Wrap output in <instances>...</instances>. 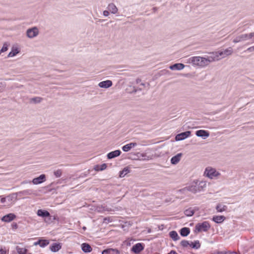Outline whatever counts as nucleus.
Returning a JSON list of instances; mask_svg holds the SVG:
<instances>
[{
	"mask_svg": "<svg viewBox=\"0 0 254 254\" xmlns=\"http://www.w3.org/2000/svg\"><path fill=\"white\" fill-rule=\"evenodd\" d=\"M141 82V79L138 78L136 80V83H139Z\"/></svg>",
	"mask_w": 254,
	"mask_h": 254,
	"instance_id": "obj_47",
	"label": "nucleus"
},
{
	"mask_svg": "<svg viewBox=\"0 0 254 254\" xmlns=\"http://www.w3.org/2000/svg\"><path fill=\"white\" fill-rule=\"evenodd\" d=\"M46 176L45 174H42L40 175L38 177L34 178L32 182L34 185H38L46 181Z\"/></svg>",
	"mask_w": 254,
	"mask_h": 254,
	"instance_id": "obj_9",
	"label": "nucleus"
},
{
	"mask_svg": "<svg viewBox=\"0 0 254 254\" xmlns=\"http://www.w3.org/2000/svg\"><path fill=\"white\" fill-rule=\"evenodd\" d=\"M41 242V241L40 239L38 241L34 242L33 245L34 246H37V245L40 246Z\"/></svg>",
	"mask_w": 254,
	"mask_h": 254,
	"instance_id": "obj_44",
	"label": "nucleus"
},
{
	"mask_svg": "<svg viewBox=\"0 0 254 254\" xmlns=\"http://www.w3.org/2000/svg\"><path fill=\"white\" fill-rule=\"evenodd\" d=\"M63 174V171L61 169H58L54 171V175L56 178H60Z\"/></svg>",
	"mask_w": 254,
	"mask_h": 254,
	"instance_id": "obj_35",
	"label": "nucleus"
},
{
	"mask_svg": "<svg viewBox=\"0 0 254 254\" xmlns=\"http://www.w3.org/2000/svg\"><path fill=\"white\" fill-rule=\"evenodd\" d=\"M43 100V98L40 97H35L30 99L31 103L37 104L40 103Z\"/></svg>",
	"mask_w": 254,
	"mask_h": 254,
	"instance_id": "obj_31",
	"label": "nucleus"
},
{
	"mask_svg": "<svg viewBox=\"0 0 254 254\" xmlns=\"http://www.w3.org/2000/svg\"><path fill=\"white\" fill-rule=\"evenodd\" d=\"M247 34H242L236 37L233 41V43H237L247 40Z\"/></svg>",
	"mask_w": 254,
	"mask_h": 254,
	"instance_id": "obj_19",
	"label": "nucleus"
},
{
	"mask_svg": "<svg viewBox=\"0 0 254 254\" xmlns=\"http://www.w3.org/2000/svg\"><path fill=\"white\" fill-rule=\"evenodd\" d=\"M102 254H120V252L116 249H107L102 252Z\"/></svg>",
	"mask_w": 254,
	"mask_h": 254,
	"instance_id": "obj_15",
	"label": "nucleus"
},
{
	"mask_svg": "<svg viewBox=\"0 0 254 254\" xmlns=\"http://www.w3.org/2000/svg\"><path fill=\"white\" fill-rule=\"evenodd\" d=\"M27 182L26 181H23L21 183L22 184H27Z\"/></svg>",
	"mask_w": 254,
	"mask_h": 254,
	"instance_id": "obj_48",
	"label": "nucleus"
},
{
	"mask_svg": "<svg viewBox=\"0 0 254 254\" xmlns=\"http://www.w3.org/2000/svg\"><path fill=\"white\" fill-rule=\"evenodd\" d=\"M82 251L85 253H88L92 251V248L90 245L86 243H84L81 246Z\"/></svg>",
	"mask_w": 254,
	"mask_h": 254,
	"instance_id": "obj_16",
	"label": "nucleus"
},
{
	"mask_svg": "<svg viewBox=\"0 0 254 254\" xmlns=\"http://www.w3.org/2000/svg\"><path fill=\"white\" fill-rule=\"evenodd\" d=\"M107 8L113 14H116L118 12V8L116 5L113 3H109Z\"/></svg>",
	"mask_w": 254,
	"mask_h": 254,
	"instance_id": "obj_24",
	"label": "nucleus"
},
{
	"mask_svg": "<svg viewBox=\"0 0 254 254\" xmlns=\"http://www.w3.org/2000/svg\"><path fill=\"white\" fill-rule=\"evenodd\" d=\"M121 153L122 152L120 150H116L108 153L107 157L108 159H111L120 156Z\"/></svg>",
	"mask_w": 254,
	"mask_h": 254,
	"instance_id": "obj_12",
	"label": "nucleus"
},
{
	"mask_svg": "<svg viewBox=\"0 0 254 254\" xmlns=\"http://www.w3.org/2000/svg\"><path fill=\"white\" fill-rule=\"evenodd\" d=\"M153 10L154 11H155L156 10H157V8L156 7H153Z\"/></svg>",
	"mask_w": 254,
	"mask_h": 254,
	"instance_id": "obj_49",
	"label": "nucleus"
},
{
	"mask_svg": "<svg viewBox=\"0 0 254 254\" xmlns=\"http://www.w3.org/2000/svg\"><path fill=\"white\" fill-rule=\"evenodd\" d=\"M107 166V164L105 163H103L101 165H97L95 166L94 169L97 171H101L106 169Z\"/></svg>",
	"mask_w": 254,
	"mask_h": 254,
	"instance_id": "obj_28",
	"label": "nucleus"
},
{
	"mask_svg": "<svg viewBox=\"0 0 254 254\" xmlns=\"http://www.w3.org/2000/svg\"><path fill=\"white\" fill-rule=\"evenodd\" d=\"M246 51L249 52H252L253 51H254V46L248 48Z\"/></svg>",
	"mask_w": 254,
	"mask_h": 254,
	"instance_id": "obj_41",
	"label": "nucleus"
},
{
	"mask_svg": "<svg viewBox=\"0 0 254 254\" xmlns=\"http://www.w3.org/2000/svg\"><path fill=\"white\" fill-rule=\"evenodd\" d=\"M211 227L210 223L208 221H204L202 223H198L195 226V232H207Z\"/></svg>",
	"mask_w": 254,
	"mask_h": 254,
	"instance_id": "obj_3",
	"label": "nucleus"
},
{
	"mask_svg": "<svg viewBox=\"0 0 254 254\" xmlns=\"http://www.w3.org/2000/svg\"><path fill=\"white\" fill-rule=\"evenodd\" d=\"M180 234L183 237L187 236L190 233V229L188 227H184L180 230Z\"/></svg>",
	"mask_w": 254,
	"mask_h": 254,
	"instance_id": "obj_26",
	"label": "nucleus"
},
{
	"mask_svg": "<svg viewBox=\"0 0 254 254\" xmlns=\"http://www.w3.org/2000/svg\"><path fill=\"white\" fill-rule=\"evenodd\" d=\"M216 210L218 212H222L227 210V206L220 203H218L216 206Z\"/></svg>",
	"mask_w": 254,
	"mask_h": 254,
	"instance_id": "obj_25",
	"label": "nucleus"
},
{
	"mask_svg": "<svg viewBox=\"0 0 254 254\" xmlns=\"http://www.w3.org/2000/svg\"><path fill=\"white\" fill-rule=\"evenodd\" d=\"M204 174L206 177L211 179L220 175V173L217 171L215 169L210 167L206 168Z\"/></svg>",
	"mask_w": 254,
	"mask_h": 254,
	"instance_id": "obj_4",
	"label": "nucleus"
},
{
	"mask_svg": "<svg viewBox=\"0 0 254 254\" xmlns=\"http://www.w3.org/2000/svg\"><path fill=\"white\" fill-rule=\"evenodd\" d=\"M190 131H187L182 132L181 133L177 134L176 136L175 139L176 141L183 140L188 137L190 135Z\"/></svg>",
	"mask_w": 254,
	"mask_h": 254,
	"instance_id": "obj_8",
	"label": "nucleus"
},
{
	"mask_svg": "<svg viewBox=\"0 0 254 254\" xmlns=\"http://www.w3.org/2000/svg\"><path fill=\"white\" fill-rule=\"evenodd\" d=\"M205 186L206 183L205 182H201L198 185H192L188 187V190L194 193L200 191L202 190L203 187Z\"/></svg>",
	"mask_w": 254,
	"mask_h": 254,
	"instance_id": "obj_5",
	"label": "nucleus"
},
{
	"mask_svg": "<svg viewBox=\"0 0 254 254\" xmlns=\"http://www.w3.org/2000/svg\"><path fill=\"white\" fill-rule=\"evenodd\" d=\"M137 145V143L135 142H131L127 144L122 147V149L125 152H127L129 151L131 148L134 147Z\"/></svg>",
	"mask_w": 254,
	"mask_h": 254,
	"instance_id": "obj_21",
	"label": "nucleus"
},
{
	"mask_svg": "<svg viewBox=\"0 0 254 254\" xmlns=\"http://www.w3.org/2000/svg\"><path fill=\"white\" fill-rule=\"evenodd\" d=\"M247 40L251 39H254V32L247 34Z\"/></svg>",
	"mask_w": 254,
	"mask_h": 254,
	"instance_id": "obj_39",
	"label": "nucleus"
},
{
	"mask_svg": "<svg viewBox=\"0 0 254 254\" xmlns=\"http://www.w3.org/2000/svg\"><path fill=\"white\" fill-rule=\"evenodd\" d=\"M170 236L174 241L178 240L180 238V236L175 231H171L170 232Z\"/></svg>",
	"mask_w": 254,
	"mask_h": 254,
	"instance_id": "obj_29",
	"label": "nucleus"
},
{
	"mask_svg": "<svg viewBox=\"0 0 254 254\" xmlns=\"http://www.w3.org/2000/svg\"><path fill=\"white\" fill-rule=\"evenodd\" d=\"M182 156V154L180 153L173 156L171 159V163L172 164H177L180 161Z\"/></svg>",
	"mask_w": 254,
	"mask_h": 254,
	"instance_id": "obj_22",
	"label": "nucleus"
},
{
	"mask_svg": "<svg viewBox=\"0 0 254 254\" xmlns=\"http://www.w3.org/2000/svg\"><path fill=\"white\" fill-rule=\"evenodd\" d=\"M0 254H6V251L3 249H0Z\"/></svg>",
	"mask_w": 254,
	"mask_h": 254,
	"instance_id": "obj_43",
	"label": "nucleus"
},
{
	"mask_svg": "<svg viewBox=\"0 0 254 254\" xmlns=\"http://www.w3.org/2000/svg\"><path fill=\"white\" fill-rule=\"evenodd\" d=\"M184 213L187 216H191L194 214V211L191 208H189L184 211Z\"/></svg>",
	"mask_w": 254,
	"mask_h": 254,
	"instance_id": "obj_33",
	"label": "nucleus"
},
{
	"mask_svg": "<svg viewBox=\"0 0 254 254\" xmlns=\"http://www.w3.org/2000/svg\"><path fill=\"white\" fill-rule=\"evenodd\" d=\"M16 217V216L13 213H9L6 215L3 216L1 218V220L5 222H9Z\"/></svg>",
	"mask_w": 254,
	"mask_h": 254,
	"instance_id": "obj_13",
	"label": "nucleus"
},
{
	"mask_svg": "<svg viewBox=\"0 0 254 254\" xmlns=\"http://www.w3.org/2000/svg\"><path fill=\"white\" fill-rule=\"evenodd\" d=\"M140 85H142V86H144V85H145V84H144V83H141L140 84Z\"/></svg>",
	"mask_w": 254,
	"mask_h": 254,
	"instance_id": "obj_50",
	"label": "nucleus"
},
{
	"mask_svg": "<svg viewBox=\"0 0 254 254\" xmlns=\"http://www.w3.org/2000/svg\"><path fill=\"white\" fill-rule=\"evenodd\" d=\"M185 66V65L182 63H177L170 66L169 68L173 70H180L183 69Z\"/></svg>",
	"mask_w": 254,
	"mask_h": 254,
	"instance_id": "obj_18",
	"label": "nucleus"
},
{
	"mask_svg": "<svg viewBox=\"0 0 254 254\" xmlns=\"http://www.w3.org/2000/svg\"><path fill=\"white\" fill-rule=\"evenodd\" d=\"M1 197V196H0V198Z\"/></svg>",
	"mask_w": 254,
	"mask_h": 254,
	"instance_id": "obj_52",
	"label": "nucleus"
},
{
	"mask_svg": "<svg viewBox=\"0 0 254 254\" xmlns=\"http://www.w3.org/2000/svg\"><path fill=\"white\" fill-rule=\"evenodd\" d=\"M190 246L192 249L197 250L200 248V244L198 240H196L193 242H191L190 244Z\"/></svg>",
	"mask_w": 254,
	"mask_h": 254,
	"instance_id": "obj_27",
	"label": "nucleus"
},
{
	"mask_svg": "<svg viewBox=\"0 0 254 254\" xmlns=\"http://www.w3.org/2000/svg\"><path fill=\"white\" fill-rule=\"evenodd\" d=\"M5 87V84L4 83L0 82V92H1Z\"/></svg>",
	"mask_w": 254,
	"mask_h": 254,
	"instance_id": "obj_40",
	"label": "nucleus"
},
{
	"mask_svg": "<svg viewBox=\"0 0 254 254\" xmlns=\"http://www.w3.org/2000/svg\"><path fill=\"white\" fill-rule=\"evenodd\" d=\"M33 194H34V190L31 189L25 190L17 192V194L19 196L30 195Z\"/></svg>",
	"mask_w": 254,
	"mask_h": 254,
	"instance_id": "obj_14",
	"label": "nucleus"
},
{
	"mask_svg": "<svg viewBox=\"0 0 254 254\" xmlns=\"http://www.w3.org/2000/svg\"><path fill=\"white\" fill-rule=\"evenodd\" d=\"M41 242L40 243V247L41 248H44L46 246H48L49 244V241L48 240H42L40 239Z\"/></svg>",
	"mask_w": 254,
	"mask_h": 254,
	"instance_id": "obj_36",
	"label": "nucleus"
},
{
	"mask_svg": "<svg viewBox=\"0 0 254 254\" xmlns=\"http://www.w3.org/2000/svg\"><path fill=\"white\" fill-rule=\"evenodd\" d=\"M168 254H177V253L176 251L172 250Z\"/></svg>",
	"mask_w": 254,
	"mask_h": 254,
	"instance_id": "obj_46",
	"label": "nucleus"
},
{
	"mask_svg": "<svg viewBox=\"0 0 254 254\" xmlns=\"http://www.w3.org/2000/svg\"><path fill=\"white\" fill-rule=\"evenodd\" d=\"M181 245L184 247V248H186L188 246H190V243H189V242L188 241H187V240H182L181 242Z\"/></svg>",
	"mask_w": 254,
	"mask_h": 254,
	"instance_id": "obj_37",
	"label": "nucleus"
},
{
	"mask_svg": "<svg viewBox=\"0 0 254 254\" xmlns=\"http://www.w3.org/2000/svg\"><path fill=\"white\" fill-rule=\"evenodd\" d=\"M39 34V30L37 27H34L28 29L26 31V35L29 38H33L36 37Z\"/></svg>",
	"mask_w": 254,
	"mask_h": 254,
	"instance_id": "obj_6",
	"label": "nucleus"
},
{
	"mask_svg": "<svg viewBox=\"0 0 254 254\" xmlns=\"http://www.w3.org/2000/svg\"><path fill=\"white\" fill-rule=\"evenodd\" d=\"M6 200H8L9 201L11 200V198L9 196H7L5 197H1L0 199V202L2 203H4L6 202Z\"/></svg>",
	"mask_w": 254,
	"mask_h": 254,
	"instance_id": "obj_38",
	"label": "nucleus"
},
{
	"mask_svg": "<svg viewBox=\"0 0 254 254\" xmlns=\"http://www.w3.org/2000/svg\"><path fill=\"white\" fill-rule=\"evenodd\" d=\"M103 14L105 16H108L109 15V12L108 10H104L103 12Z\"/></svg>",
	"mask_w": 254,
	"mask_h": 254,
	"instance_id": "obj_42",
	"label": "nucleus"
},
{
	"mask_svg": "<svg viewBox=\"0 0 254 254\" xmlns=\"http://www.w3.org/2000/svg\"><path fill=\"white\" fill-rule=\"evenodd\" d=\"M215 61V59L210 56L207 58L199 56H195L188 59V63L191 64L194 66L204 67L209 64L211 62Z\"/></svg>",
	"mask_w": 254,
	"mask_h": 254,
	"instance_id": "obj_1",
	"label": "nucleus"
},
{
	"mask_svg": "<svg viewBox=\"0 0 254 254\" xmlns=\"http://www.w3.org/2000/svg\"><path fill=\"white\" fill-rule=\"evenodd\" d=\"M19 53V50L17 48H12L11 51L8 55V57H13L16 56Z\"/></svg>",
	"mask_w": 254,
	"mask_h": 254,
	"instance_id": "obj_32",
	"label": "nucleus"
},
{
	"mask_svg": "<svg viewBox=\"0 0 254 254\" xmlns=\"http://www.w3.org/2000/svg\"><path fill=\"white\" fill-rule=\"evenodd\" d=\"M16 250L18 254H27L28 251L27 249L20 248L18 246H16Z\"/></svg>",
	"mask_w": 254,
	"mask_h": 254,
	"instance_id": "obj_30",
	"label": "nucleus"
},
{
	"mask_svg": "<svg viewBox=\"0 0 254 254\" xmlns=\"http://www.w3.org/2000/svg\"><path fill=\"white\" fill-rule=\"evenodd\" d=\"M226 219V217L223 215H215L213 217L212 220L216 223H221Z\"/></svg>",
	"mask_w": 254,
	"mask_h": 254,
	"instance_id": "obj_20",
	"label": "nucleus"
},
{
	"mask_svg": "<svg viewBox=\"0 0 254 254\" xmlns=\"http://www.w3.org/2000/svg\"><path fill=\"white\" fill-rule=\"evenodd\" d=\"M37 214L39 216L42 217H47L51 216L50 213L48 211L45 210L39 209L37 211Z\"/></svg>",
	"mask_w": 254,
	"mask_h": 254,
	"instance_id": "obj_23",
	"label": "nucleus"
},
{
	"mask_svg": "<svg viewBox=\"0 0 254 254\" xmlns=\"http://www.w3.org/2000/svg\"><path fill=\"white\" fill-rule=\"evenodd\" d=\"M195 134L197 136L201 137L205 139L209 136V132L207 130L200 129L197 130Z\"/></svg>",
	"mask_w": 254,
	"mask_h": 254,
	"instance_id": "obj_10",
	"label": "nucleus"
},
{
	"mask_svg": "<svg viewBox=\"0 0 254 254\" xmlns=\"http://www.w3.org/2000/svg\"><path fill=\"white\" fill-rule=\"evenodd\" d=\"M129 172V170L127 168H125L122 171L120 172V177L121 178L124 177Z\"/></svg>",
	"mask_w": 254,
	"mask_h": 254,
	"instance_id": "obj_34",
	"label": "nucleus"
},
{
	"mask_svg": "<svg viewBox=\"0 0 254 254\" xmlns=\"http://www.w3.org/2000/svg\"><path fill=\"white\" fill-rule=\"evenodd\" d=\"M83 229L84 230H85V229H86V227H83Z\"/></svg>",
	"mask_w": 254,
	"mask_h": 254,
	"instance_id": "obj_51",
	"label": "nucleus"
},
{
	"mask_svg": "<svg viewBox=\"0 0 254 254\" xmlns=\"http://www.w3.org/2000/svg\"><path fill=\"white\" fill-rule=\"evenodd\" d=\"M213 254H227L226 252H216L214 253Z\"/></svg>",
	"mask_w": 254,
	"mask_h": 254,
	"instance_id": "obj_45",
	"label": "nucleus"
},
{
	"mask_svg": "<svg viewBox=\"0 0 254 254\" xmlns=\"http://www.w3.org/2000/svg\"><path fill=\"white\" fill-rule=\"evenodd\" d=\"M144 244L138 243L134 245L131 248V251L135 254H138L144 249Z\"/></svg>",
	"mask_w": 254,
	"mask_h": 254,
	"instance_id": "obj_7",
	"label": "nucleus"
},
{
	"mask_svg": "<svg viewBox=\"0 0 254 254\" xmlns=\"http://www.w3.org/2000/svg\"><path fill=\"white\" fill-rule=\"evenodd\" d=\"M233 49L231 47H229L223 51H218L215 53H212L213 56L212 58L215 59V61H218L221 58L219 57H221V58H224L228 56L231 55L233 53Z\"/></svg>",
	"mask_w": 254,
	"mask_h": 254,
	"instance_id": "obj_2",
	"label": "nucleus"
},
{
	"mask_svg": "<svg viewBox=\"0 0 254 254\" xmlns=\"http://www.w3.org/2000/svg\"><path fill=\"white\" fill-rule=\"evenodd\" d=\"M98 85L101 88H107L112 85V82L111 80H107L100 82Z\"/></svg>",
	"mask_w": 254,
	"mask_h": 254,
	"instance_id": "obj_17",
	"label": "nucleus"
},
{
	"mask_svg": "<svg viewBox=\"0 0 254 254\" xmlns=\"http://www.w3.org/2000/svg\"><path fill=\"white\" fill-rule=\"evenodd\" d=\"M62 249V244L60 243L52 244L50 247V250L54 253L58 252Z\"/></svg>",
	"mask_w": 254,
	"mask_h": 254,
	"instance_id": "obj_11",
	"label": "nucleus"
}]
</instances>
